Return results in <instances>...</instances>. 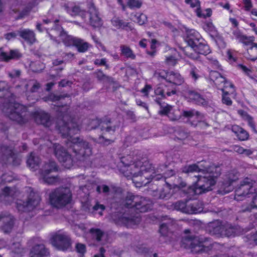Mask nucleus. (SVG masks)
Listing matches in <instances>:
<instances>
[{"mask_svg":"<svg viewBox=\"0 0 257 257\" xmlns=\"http://www.w3.org/2000/svg\"><path fill=\"white\" fill-rule=\"evenodd\" d=\"M208 163L202 161L197 164L189 165L184 168L183 172L185 173L198 172L197 181L192 186L189 187L186 193L190 198L194 195L200 194L212 189L216 182V178L220 175L219 167L211 166Z\"/></svg>","mask_w":257,"mask_h":257,"instance_id":"nucleus-1","label":"nucleus"},{"mask_svg":"<svg viewBox=\"0 0 257 257\" xmlns=\"http://www.w3.org/2000/svg\"><path fill=\"white\" fill-rule=\"evenodd\" d=\"M133 157L131 155L123 156L120 159V171L126 177L132 178L133 183L137 187L146 185L153 178L159 180L162 176L160 174L155 175L153 170L147 169L149 163L147 161H138L131 164Z\"/></svg>","mask_w":257,"mask_h":257,"instance_id":"nucleus-2","label":"nucleus"},{"mask_svg":"<svg viewBox=\"0 0 257 257\" xmlns=\"http://www.w3.org/2000/svg\"><path fill=\"white\" fill-rule=\"evenodd\" d=\"M186 33L188 45L183 49L186 56L193 60H198L199 54L206 55L210 52L209 46L205 44L197 31L190 29L188 30Z\"/></svg>","mask_w":257,"mask_h":257,"instance_id":"nucleus-3","label":"nucleus"},{"mask_svg":"<svg viewBox=\"0 0 257 257\" xmlns=\"http://www.w3.org/2000/svg\"><path fill=\"white\" fill-rule=\"evenodd\" d=\"M26 192L25 194H22L18 191L8 187L4 190L5 196L11 195L18 197L16 202L17 207L20 211L22 212L33 210L39 204L40 200L39 195L34 192L31 188H27Z\"/></svg>","mask_w":257,"mask_h":257,"instance_id":"nucleus-4","label":"nucleus"},{"mask_svg":"<svg viewBox=\"0 0 257 257\" xmlns=\"http://www.w3.org/2000/svg\"><path fill=\"white\" fill-rule=\"evenodd\" d=\"M62 123L59 127V130L63 136L69 137L68 139L69 142L67 143V146L70 148L72 147V149L75 153L78 151V154L83 155H84L83 150L90 152L89 149L87 148V143L82 140L80 141L77 137L73 138L72 136L78 133L79 129L77 124L72 120L67 123L62 122Z\"/></svg>","mask_w":257,"mask_h":257,"instance_id":"nucleus-5","label":"nucleus"},{"mask_svg":"<svg viewBox=\"0 0 257 257\" xmlns=\"http://www.w3.org/2000/svg\"><path fill=\"white\" fill-rule=\"evenodd\" d=\"M245 196L252 199L251 203L245 210L250 211L253 208H257V184L248 178L244 179L236 190L234 199L239 201L242 199L240 197Z\"/></svg>","mask_w":257,"mask_h":257,"instance_id":"nucleus-6","label":"nucleus"},{"mask_svg":"<svg viewBox=\"0 0 257 257\" xmlns=\"http://www.w3.org/2000/svg\"><path fill=\"white\" fill-rule=\"evenodd\" d=\"M155 77L161 81H165L167 83L166 86L171 87V92H167V95L170 96L175 93V87L180 85L184 82V78L178 72L166 71L160 70L154 74Z\"/></svg>","mask_w":257,"mask_h":257,"instance_id":"nucleus-7","label":"nucleus"},{"mask_svg":"<svg viewBox=\"0 0 257 257\" xmlns=\"http://www.w3.org/2000/svg\"><path fill=\"white\" fill-rule=\"evenodd\" d=\"M71 198V194L68 188L59 189L53 192L50 196V201L52 205L60 207L68 203Z\"/></svg>","mask_w":257,"mask_h":257,"instance_id":"nucleus-8","label":"nucleus"},{"mask_svg":"<svg viewBox=\"0 0 257 257\" xmlns=\"http://www.w3.org/2000/svg\"><path fill=\"white\" fill-rule=\"evenodd\" d=\"M26 107L19 103L11 102L8 107L5 108L4 111L8 114L10 119L17 121L18 123H22L25 122L23 115L26 113Z\"/></svg>","mask_w":257,"mask_h":257,"instance_id":"nucleus-9","label":"nucleus"},{"mask_svg":"<svg viewBox=\"0 0 257 257\" xmlns=\"http://www.w3.org/2000/svg\"><path fill=\"white\" fill-rule=\"evenodd\" d=\"M125 205L128 208H135L141 212L147 211L150 206L147 203V200L138 196H133L127 197L125 200Z\"/></svg>","mask_w":257,"mask_h":257,"instance_id":"nucleus-10","label":"nucleus"},{"mask_svg":"<svg viewBox=\"0 0 257 257\" xmlns=\"http://www.w3.org/2000/svg\"><path fill=\"white\" fill-rule=\"evenodd\" d=\"M51 243L56 248L63 251L67 250L70 247L71 240L65 233H57L51 238Z\"/></svg>","mask_w":257,"mask_h":257,"instance_id":"nucleus-11","label":"nucleus"},{"mask_svg":"<svg viewBox=\"0 0 257 257\" xmlns=\"http://www.w3.org/2000/svg\"><path fill=\"white\" fill-rule=\"evenodd\" d=\"M182 245L185 248L191 249L195 253L202 252L205 250L203 242L200 240L198 237L186 236L182 240Z\"/></svg>","mask_w":257,"mask_h":257,"instance_id":"nucleus-12","label":"nucleus"},{"mask_svg":"<svg viewBox=\"0 0 257 257\" xmlns=\"http://www.w3.org/2000/svg\"><path fill=\"white\" fill-rule=\"evenodd\" d=\"M177 210L188 214H196L200 213L203 209L201 203L198 202L194 203L178 202L176 203Z\"/></svg>","mask_w":257,"mask_h":257,"instance_id":"nucleus-13","label":"nucleus"},{"mask_svg":"<svg viewBox=\"0 0 257 257\" xmlns=\"http://www.w3.org/2000/svg\"><path fill=\"white\" fill-rule=\"evenodd\" d=\"M55 154L60 162L66 168L69 169L73 166V161L71 157L63 150L59 145H54Z\"/></svg>","mask_w":257,"mask_h":257,"instance_id":"nucleus-14","label":"nucleus"},{"mask_svg":"<svg viewBox=\"0 0 257 257\" xmlns=\"http://www.w3.org/2000/svg\"><path fill=\"white\" fill-rule=\"evenodd\" d=\"M209 77L210 79L213 81L214 84L219 87L220 89L222 88H227L229 87L230 90L228 92L232 93L233 91V85L229 82L226 81L225 78L222 77L218 72L211 71L210 72Z\"/></svg>","mask_w":257,"mask_h":257,"instance_id":"nucleus-15","label":"nucleus"},{"mask_svg":"<svg viewBox=\"0 0 257 257\" xmlns=\"http://www.w3.org/2000/svg\"><path fill=\"white\" fill-rule=\"evenodd\" d=\"M57 170L55 163L51 162L45 165L44 171L42 173L43 180L46 183L51 184L56 182L57 178L53 175H49L50 173L56 171Z\"/></svg>","mask_w":257,"mask_h":257,"instance_id":"nucleus-16","label":"nucleus"},{"mask_svg":"<svg viewBox=\"0 0 257 257\" xmlns=\"http://www.w3.org/2000/svg\"><path fill=\"white\" fill-rule=\"evenodd\" d=\"M159 113L167 115L170 119L173 121L179 120L181 118L182 113L180 110L169 105L162 106Z\"/></svg>","mask_w":257,"mask_h":257,"instance_id":"nucleus-17","label":"nucleus"},{"mask_svg":"<svg viewBox=\"0 0 257 257\" xmlns=\"http://www.w3.org/2000/svg\"><path fill=\"white\" fill-rule=\"evenodd\" d=\"M0 228L5 233L11 232L15 229L14 219L11 215L0 216Z\"/></svg>","mask_w":257,"mask_h":257,"instance_id":"nucleus-18","label":"nucleus"},{"mask_svg":"<svg viewBox=\"0 0 257 257\" xmlns=\"http://www.w3.org/2000/svg\"><path fill=\"white\" fill-rule=\"evenodd\" d=\"M89 11L88 16L91 25L94 27L100 26L102 25V22L95 7L92 5L90 7Z\"/></svg>","mask_w":257,"mask_h":257,"instance_id":"nucleus-19","label":"nucleus"},{"mask_svg":"<svg viewBox=\"0 0 257 257\" xmlns=\"http://www.w3.org/2000/svg\"><path fill=\"white\" fill-rule=\"evenodd\" d=\"M59 40H62L67 46L78 45L80 43L79 39L68 35L63 31L60 32L59 36Z\"/></svg>","mask_w":257,"mask_h":257,"instance_id":"nucleus-20","label":"nucleus"},{"mask_svg":"<svg viewBox=\"0 0 257 257\" xmlns=\"http://www.w3.org/2000/svg\"><path fill=\"white\" fill-rule=\"evenodd\" d=\"M111 24L116 29H124L126 31H131L134 29L132 24L123 22L118 18H113L111 20Z\"/></svg>","mask_w":257,"mask_h":257,"instance_id":"nucleus-21","label":"nucleus"},{"mask_svg":"<svg viewBox=\"0 0 257 257\" xmlns=\"http://www.w3.org/2000/svg\"><path fill=\"white\" fill-rule=\"evenodd\" d=\"M183 116L187 118L188 119L191 121L192 125H197V123L194 121L196 119L197 121H200L202 119V116L197 111L194 110H189L184 111L183 113Z\"/></svg>","mask_w":257,"mask_h":257,"instance_id":"nucleus-22","label":"nucleus"},{"mask_svg":"<svg viewBox=\"0 0 257 257\" xmlns=\"http://www.w3.org/2000/svg\"><path fill=\"white\" fill-rule=\"evenodd\" d=\"M247 46V54L246 57L251 60H255L257 59V44L253 41L249 42L247 44H244Z\"/></svg>","mask_w":257,"mask_h":257,"instance_id":"nucleus-23","label":"nucleus"},{"mask_svg":"<svg viewBox=\"0 0 257 257\" xmlns=\"http://www.w3.org/2000/svg\"><path fill=\"white\" fill-rule=\"evenodd\" d=\"M67 12L72 16H75L77 15L80 16L82 18H85L86 13L81 10L80 7L73 4H70L66 8Z\"/></svg>","mask_w":257,"mask_h":257,"instance_id":"nucleus-24","label":"nucleus"},{"mask_svg":"<svg viewBox=\"0 0 257 257\" xmlns=\"http://www.w3.org/2000/svg\"><path fill=\"white\" fill-rule=\"evenodd\" d=\"M48 254L43 244L34 246L30 253V257H45Z\"/></svg>","mask_w":257,"mask_h":257,"instance_id":"nucleus-25","label":"nucleus"},{"mask_svg":"<svg viewBox=\"0 0 257 257\" xmlns=\"http://www.w3.org/2000/svg\"><path fill=\"white\" fill-rule=\"evenodd\" d=\"M34 117L37 123L42 124L47 126H49V116L47 113L43 111L38 112Z\"/></svg>","mask_w":257,"mask_h":257,"instance_id":"nucleus-26","label":"nucleus"},{"mask_svg":"<svg viewBox=\"0 0 257 257\" xmlns=\"http://www.w3.org/2000/svg\"><path fill=\"white\" fill-rule=\"evenodd\" d=\"M235 228L232 227H229L228 229L225 230V227L222 225H219L214 228L213 233L221 235H226L227 236H231L235 234Z\"/></svg>","mask_w":257,"mask_h":257,"instance_id":"nucleus-27","label":"nucleus"},{"mask_svg":"<svg viewBox=\"0 0 257 257\" xmlns=\"http://www.w3.org/2000/svg\"><path fill=\"white\" fill-rule=\"evenodd\" d=\"M19 33L22 38L29 43L32 44L36 41L34 33L29 29H24Z\"/></svg>","mask_w":257,"mask_h":257,"instance_id":"nucleus-28","label":"nucleus"},{"mask_svg":"<svg viewBox=\"0 0 257 257\" xmlns=\"http://www.w3.org/2000/svg\"><path fill=\"white\" fill-rule=\"evenodd\" d=\"M21 56V54L18 50H11L10 54L0 49V58L2 60H8L10 59L18 58Z\"/></svg>","mask_w":257,"mask_h":257,"instance_id":"nucleus-29","label":"nucleus"},{"mask_svg":"<svg viewBox=\"0 0 257 257\" xmlns=\"http://www.w3.org/2000/svg\"><path fill=\"white\" fill-rule=\"evenodd\" d=\"M232 131L240 141H244L247 139L248 137L247 133L238 125H233L232 126Z\"/></svg>","mask_w":257,"mask_h":257,"instance_id":"nucleus-30","label":"nucleus"},{"mask_svg":"<svg viewBox=\"0 0 257 257\" xmlns=\"http://www.w3.org/2000/svg\"><path fill=\"white\" fill-rule=\"evenodd\" d=\"M233 36L240 43L243 44H247L249 42L254 41L253 37H247L242 35L239 31L236 30L233 32Z\"/></svg>","mask_w":257,"mask_h":257,"instance_id":"nucleus-31","label":"nucleus"},{"mask_svg":"<svg viewBox=\"0 0 257 257\" xmlns=\"http://www.w3.org/2000/svg\"><path fill=\"white\" fill-rule=\"evenodd\" d=\"M235 179L230 180H229L228 181H226L222 183L220 189V192L222 194L228 193L231 191L233 189V183L235 181Z\"/></svg>","mask_w":257,"mask_h":257,"instance_id":"nucleus-32","label":"nucleus"},{"mask_svg":"<svg viewBox=\"0 0 257 257\" xmlns=\"http://www.w3.org/2000/svg\"><path fill=\"white\" fill-rule=\"evenodd\" d=\"M188 97L190 100L195 101L198 104L204 105L205 104V100L204 99L202 98L199 94L196 92L191 91L189 92Z\"/></svg>","mask_w":257,"mask_h":257,"instance_id":"nucleus-33","label":"nucleus"},{"mask_svg":"<svg viewBox=\"0 0 257 257\" xmlns=\"http://www.w3.org/2000/svg\"><path fill=\"white\" fill-rule=\"evenodd\" d=\"M203 29L212 36H216L218 34L217 31L211 22L205 23L203 26Z\"/></svg>","mask_w":257,"mask_h":257,"instance_id":"nucleus-34","label":"nucleus"},{"mask_svg":"<svg viewBox=\"0 0 257 257\" xmlns=\"http://www.w3.org/2000/svg\"><path fill=\"white\" fill-rule=\"evenodd\" d=\"M27 164L31 169H35V167L38 165L39 159L36 157L33 153H31L27 160Z\"/></svg>","mask_w":257,"mask_h":257,"instance_id":"nucleus-35","label":"nucleus"},{"mask_svg":"<svg viewBox=\"0 0 257 257\" xmlns=\"http://www.w3.org/2000/svg\"><path fill=\"white\" fill-rule=\"evenodd\" d=\"M140 221V219L137 217L136 218H127L123 217L122 218V221L127 227H132L134 225L137 224Z\"/></svg>","mask_w":257,"mask_h":257,"instance_id":"nucleus-36","label":"nucleus"},{"mask_svg":"<svg viewBox=\"0 0 257 257\" xmlns=\"http://www.w3.org/2000/svg\"><path fill=\"white\" fill-rule=\"evenodd\" d=\"M196 13L197 16L199 18H206L210 17L212 15L211 9L208 8L203 11H201L200 8L196 10Z\"/></svg>","mask_w":257,"mask_h":257,"instance_id":"nucleus-37","label":"nucleus"},{"mask_svg":"<svg viewBox=\"0 0 257 257\" xmlns=\"http://www.w3.org/2000/svg\"><path fill=\"white\" fill-rule=\"evenodd\" d=\"M239 114L242 116V117L244 119L246 120L248 125L253 129H254V124L253 123V121L252 120V118L248 115L246 112L242 111V110H238Z\"/></svg>","mask_w":257,"mask_h":257,"instance_id":"nucleus-38","label":"nucleus"},{"mask_svg":"<svg viewBox=\"0 0 257 257\" xmlns=\"http://www.w3.org/2000/svg\"><path fill=\"white\" fill-rule=\"evenodd\" d=\"M121 52L122 54L126 57L134 59L135 57L131 49L127 46L121 47Z\"/></svg>","mask_w":257,"mask_h":257,"instance_id":"nucleus-39","label":"nucleus"},{"mask_svg":"<svg viewBox=\"0 0 257 257\" xmlns=\"http://www.w3.org/2000/svg\"><path fill=\"white\" fill-rule=\"evenodd\" d=\"M142 4L141 0H127V5L131 9L140 8Z\"/></svg>","mask_w":257,"mask_h":257,"instance_id":"nucleus-40","label":"nucleus"},{"mask_svg":"<svg viewBox=\"0 0 257 257\" xmlns=\"http://www.w3.org/2000/svg\"><path fill=\"white\" fill-rule=\"evenodd\" d=\"M190 76L194 81L197 80L200 77V72L195 67L192 66L190 71Z\"/></svg>","mask_w":257,"mask_h":257,"instance_id":"nucleus-41","label":"nucleus"},{"mask_svg":"<svg viewBox=\"0 0 257 257\" xmlns=\"http://www.w3.org/2000/svg\"><path fill=\"white\" fill-rule=\"evenodd\" d=\"M226 55L228 62L232 63L236 60L237 52L234 50H229L227 51Z\"/></svg>","mask_w":257,"mask_h":257,"instance_id":"nucleus-42","label":"nucleus"},{"mask_svg":"<svg viewBox=\"0 0 257 257\" xmlns=\"http://www.w3.org/2000/svg\"><path fill=\"white\" fill-rule=\"evenodd\" d=\"M10 248L15 253L20 254L22 252V249L19 242L13 243Z\"/></svg>","mask_w":257,"mask_h":257,"instance_id":"nucleus-43","label":"nucleus"},{"mask_svg":"<svg viewBox=\"0 0 257 257\" xmlns=\"http://www.w3.org/2000/svg\"><path fill=\"white\" fill-rule=\"evenodd\" d=\"M76 251L79 254V256L82 257L86 252L85 245L82 243H77L76 245Z\"/></svg>","mask_w":257,"mask_h":257,"instance_id":"nucleus-44","label":"nucleus"},{"mask_svg":"<svg viewBox=\"0 0 257 257\" xmlns=\"http://www.w3.org/2000/svg\"><path fill=\"white\" fill-rule=\"evenodd\" d=\"M238 67L242 71L249 77L253 78L255 75L253 74L252 70L250 69L247 68L243 65H239Z\"/></svg>","mask_w":257,"mask_h":257,"instance_id":"nucleus-45","label":"nucleus"},{"mask_svg":"<svg viewBox=\"0 0 257 257\" xmlns=\"http://www.w3.org/2000/svg\"><path fill=\"white\" fill-rule=\"evenodd\" d=\"M79 44L78 45H75L78 51L81 52H84L86 51L88 48V44L85 42H83L82 40L79 39Z\"/></svg>","mask_w":257,"mask_h":257,"instance_id":"nucleus-46","label":"nucleus"},{"mask_svg":"<svg viewBox=\"0 0 257 257\" xmlns=\"http://www.w3.org/2000/svg\"><path fill=\"white\" fill-rule=\"evenodd\" d=\"M90 232L94 237H96L97 241L101 240V237L103 235V233L100 230L98 229H91L90 230Z\"/></svg>","mask_w":257,"mask_h":257,"instance_id":"nucleus-47","label":"nucleus"},{"mask_svg":"<svg viewBox=\"0 0 257 257\" xmlns=\"http://www.w3.org/2000/svg\"><path fill=\"white\" fill-rule=\"evenodd\" d=\"M185 3L192 8L196 10L200 8V2L198 0H185Z\"/></svg>","mask_w":257,"mask_h":257,"instance_id":"nucleus-48","label":"nucleus"},{"mask_svg":"<svg viewBox=\"0 0 257 257\" xmlns=\"http://www.w3.org/2000/svg\"><path fill=\"white\" fill-rule=\"evenodd\" d=\"M224 88H225L223 87L221 89L223 92L222 95V102L223 103L226 104L227 105H230L232 104V101L230 99V98L227 96L228 92H225Z\"/></svg>","mask_w":257,"mask_h":257,"instance_id":"nucleus-49","label":"nucleus"},{"mask_svg":"<svg viewBox=\"0 0 257 257\" xmlns=\"http://www.w3.org/2000/svg\"><path fill=\"white\" fill-rule=\"evenodd\" d=\"M242 3L244 6V9L245 11L250 12L251 8L253 7L251 0H242Z\"/></svg>","mask_w":257,"mask_h":257,"instance_id":"nucleus-50","label":"nucleus"},{"mask_svg":"<svg viewBox=\"0 0 257 257\" xmlns=\"http://www.w3.org/2000/svg\"><path fill=\"white\" fill-rule=\"evenodd\" d=\"M104 209L105 207L103 205H100L99 204H96L93 207L94 211L95 212V213L97 212L99 216H101L102 215V211L104 210Z\"/></svg>","mask_w":257,"mask_h":257,"instance_id":"nucleus-51","label":"nucleus"},{"mask_svg":"<svg viewBox=\"0 0 257 257\" xmlns=\"http://www.w3.org/2000/svg\"><path fill=\"white\" fill-rule=\"evenodd\" d=\"M167 92H170L168 90H166L160 86L155 89V93L156 95H160L162 97L165 96V93L167 94Z\"/></svg>","mask_w":257,"mask_h":257,"instance_id":"nucleus-52","label":"nucleus"},{"mask_svg":"<svg viewBox=\"0 0 257 257\" xmlns=\"http://www.w3.org/2000/svg\"><path fill=\"white\" fill-rule=\"evenodd\" d=\"M147 17L144 14H139L137 16L136 21L140 25H142L144 24L147 21Z\"/></svg>","mask_w":257,"mask_h":257,"instance_id":"nucleus-53","label":"nucleus"},{"mask_svg":"<svg viewBox=\"0 0 257 257\" xmlns=\"http://www.w3.org/2000/svg\"><path fill=\"white\" fill-rule=\"evenodd\" d=\"M28 86H32V88L31 89L32 92L36 91L40 87L39 84L35 81H29L28 84L26 85L27 88Z\"/></svg>","mask_w":257,"mask_h":257,"instance_id":"nucleus-54","label":"nucleus"},{"mask_svg":"<svg viewBox=\"0 0 257 257\" xmlns=\"http://www.w3.org/2000/svg\"><path fill=\"white\" fill-rule=\"evenodd\" d=\"M177 61L175 56L166 57V62L170 66H174L176 64Z\"/></svg>","mask_w":257,"mask_h":257,"instance_id":"nucleus-55","label":"nucleus"},{"mask_svg":"<svg viewBox=\"0 0 257 257\" xmlns=\"http://www.w3.org/2000/svg\"><path fill=\"white\" fill-rule=\"evenodd\" d=\"M74 229L76 233L79 235H81L85 232V228L83 225H82L81 226L79 225H76L75 226Z\"/></svg>","mask_w":257,"mask_h":257,"instance_id":"nucleus-56","label":"nucleus"},{"mask_svg":"<svg viewBox=\"0 0 257 257\" xmlns=\"http://www.w3.org/2000/svg\"><path fill=\"white\" fill-rule=\"evenodd\" d=\"M168 226L165 223L161 225L160 227V232L163 235H166L168 232Z\"/></svg>","mask_w":257,"mask_h":257,"instance_id":"nucleus-57","label":"nucleus"},{"mask_svg":"<svg viewBox=\"0 0 257 257\" xmlns=\"http://www.w3.org/2000/svg\"><path fill=\"white\" fill-rule=\"evenodd\" d=\"M152 90L150 85H146L145 87L141 90V92L144 94V96H148L149 92Z\"/></svg>","mask_w":257,"mask_h":257,"instance_id":"nucleus-58","label":"nucleus"},{"mask_svg":"<svg viewBox=\"0 0 257 257\" xmlns=\"http://www.w3.org/2000/svg\"><path fill=\"white\" fill-rule=\"evenodd\" d=\"M159 45L158 42L155 39H153L151 42V48L152 50L154 51L153 52L151 53V55H153L154 52L155 51V49L157 47V46Z\"/></svg>","mask_w":257,"mask_h":257,"instance_id":"nucleus-59","label":"nucleus"},{"mask_svg":"<svg viewBox=\"0 0 257 257\" xmlns=\"http://www.w3.org/2000/svg\"><path fill=\"white\" fill-rule=\"evenodd\" d=\"M102 189V191L104 193H106L108 191L109 188L108 186L106 185H102V186H98L97 187V191L99 192H101V189Z\"/></svg>","mask_w":257,"mask_h":257,"instance_id":"nucleus-60","label":"nucleus"},{"mask_svg":"<svg viewBox=\"0 0 257 257\" xmlns=\"http://www.w3.org/2000/svg\"><path fill=\"white\" fill-rule=\"evenodd\" d=\"M234 151L239 154H243L245 150L241 147L235 146L234 147Z\"/></svg>","mask_w":257,"mask_h":257,"instance_id":"nucleus-61","label":"nucleus"},{"mask_svg":"<svg viewBox=\"0 0 257 257\" xmlns=\"http://www.w3.org/2000/svg\"><path fill=\"white\" fill-rule=\"evenodd\" d=\"M147 39H143L139 42V46L142 48H145L147 46Z\"/></svg>","mask_w":257,"mask_h":257,"instance_id":"nucleus-62","label":"nucleus"},{"mask_svg":"<svg viewBox=\"0 0 257 257\" xmlns=\"http://www.w3.org/2000/svg\"><path fill=\"white\" fill-rule=\"evenodd\" d=\"M16 34L15 33H10L7 34L6 35V38L9 40L12 39L13 38H15L16 36Z\"/></svg>","mask_w":257,"mask_h":257,"instance_id":"nucleus-63","label":"nucleus"},{"mask_svg":"<svg viewBox=\"0 0 257 257\" xmlns=\"http://www.w3.org/2000/svg\"><path fill=\"white\" fill-rule=\"evenodd\" d=\"M229 21L231 22L232 25H233L234 27H237L238 25V23L237 21L234 19L230 18L229 19Z\"/></svg>","mask_w":257,"mask_h":257,"instance_id":"nucleus-64","label":"nucleus"}]
</instances>
